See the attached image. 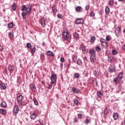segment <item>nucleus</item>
Masks as SVG:
<instances>
[{"label":"nucleus","mask_w":125,"mask_h":125,"mask_svg":"<svg viewBox=\"0 0 125 125\" xmlns=\"http://www.w3.org/2000/svg\"><path fill=\"white\" fill-rule=\"evenodd\" d=\"M119 77H116L115 78H114V82L115 83H119Z\"/></svg>","instance_id":"31"},{"label":"nucleus","mask_w":125,"mask_h":125,"mask_svg":"<svg viewBox=\"0 0 125 125\" xmlns=\"http://www.w3.org/2000/svg\"><path fill=\"white\" fill-rule=\"evenodd\" d=\"M89 16L90 17H94V16H95V15L94 14V13H93V11H91L89 13Z\"/></svg>","instance_id":"37"},{"label":"nucleus","mask_w":125,"mask_h":125,"mask_svg":"<svg viewBox=\"0 0 125 125\" xmlns=\"http://www.w3.org/2000/svg\"><path fill=\"white\" fill-rule=\"evenodd\" d=\"M26 104H27V103H26L25 102H21L20 103V105H21L22 106H25V105H26Z\"/></svg>","instance_id":"40"},{"label":"nucleus","mask_w":125,"mask_h":125,"mask_svg":"<svg viewBox=\"0 0 125 125\" xmlns=\"http://www.w3.org/2000/svg\"><path fill=\"white\" fill-rule=\"evenodd\" d=\"M36 118H37V115L35 113H33L30 116V118L31 119V120H35Z\"/></svg>","instance_id":"21"},{"label":"nucleus","mask_w":125,"mask_h":125,"mask_svg":"<svg viewBox=\"0 0 125 125\" xmlns=\"http://www.w3.org/2000/svg\"><path fill=\"white\" fill-rule=\"evenodd\" d=\"M31 52L32 54H35V52H36V47H34L33 48H31Z\"/></svg>","instance_id":"28"},{"label":"nucleus","mask_w":125,"mask_h":125,"mask_svg":"<svg viewBox=\"0 0 125 125\" xmlns=\"http://www.w3.org/2000/svg\"><path fill=\"white\" fill-rule=\"evenodd\" d=\"M33 101H34V102L35 105H38L39 103H38V101H37V99H33Z\"/></svg>","instance_id":"46"},{"label":"nucleus","mask_w":125,"mask_h":125,"mask_svg":"<svg viewBox=\"0 0 125 125\" xmlns=\"http://www.w3.org/2000/svg\"><path fill=\"white\" fill-rule=\"evenodd\" d=\"M108 4L110 6H113V4H114V0H109Z\"/></svg>","instance_id":"32"},{"label":"nucleus","mask_w":125,"mask_h":125,"mask_svg":"<svg viewBox=\"0 0 125 125\" xmlns=\"http://www.w3.org/2000/svg\"><path fill=\"white\" fill-rule=\"evenodd\" d=\"M90 123V120L88 119L87 118L84 121V124L85 125H88Z\"/></svg>","instance_id":"29"},{"label":"nucleus","mask_w":125,"mask_h":125,"mask_svg":"<svg viewBox=\"0 0 125 125\" xmlns=\"http://www.w3.org/2000/svg\"><path fill=\"white\" fill-rule=\"evenodd\" d=\"M0 113L2 115H5V114H6V110L4 109L0 108Z\"/></svg>","instance_id":"23"},{"label":"nucleus","mask_w":125,"mask_h":125,"mask_svg":"<svg viewBox=\"0 0 125 125\" xmlns=\"http://www.w3.org/2000/svg\"><path fill=\"white\" fill-rule=\"evenodd\" d=\"M104 117L107 118V116L108 114H109V109L106 107L104 110Z\"/></svg>","instance_id":"13"},{"label":"nucleus","mask_w":125,"mask_h":125,"mask_svg":"<svg viewBox=\"0 0 125 125\" xmlns=\"http://www.w3.org/2000/svg\"><path fill=\"white\" fill-rule=\"evenodd\" d=\"M115 34L118 38L121 36V27L118 26L115 28Z\"/></svg>","instance_id":"6"},{"label":"nucleus","mask_w":125,"mask_h":125,"mask_svg":"<svg viewBox=\"0 0 125 125\" xmlns=\"http://www.w3.org/2000/svg\"><path fill=\"white\" fill-rule=\"evenodd\" d=\"M72 59H73V62H76V61H77V56L76 55L73 56V57H72Z\"/></svg>","instance_id":"42"},{"label":"nucleus","mask_w":125,"mask_h":125,"mask_svg":"<svg viewBox=\"0 0 125 125\" xmlns=\"http://www.w3.org/2000/svg\"><path fill=\"white\" fill-rule=\"evenodd\" d=\"M58 16V18H59L60 19H61V18H62V15L60 14H58L57 15Z\"/></svg>","instance_id":"52"},{"label":"nucleus","mask_w":125,"mask_h":125,"mask_svg":"<svg viewBox=\"0 0 125 125\" xmlns=\"http://www.w3.org/2000/svg\"><path fill=\"white\" fill-rule=\"evenodd\" d=\"M74 78H75V79H79V78H80V74H79V73H75Z\"/></svg>","instance_id":"39"},{"label":"nucleus","mask_w":125,"mask_h":125,"mask_svg":"<svg viewBox=\"0 0 125 125\" xmlns=\"http://www.w3.org/2000/svg\"><path fill=\"white\" fill-rule=\"evenodd\" d=\"M77 63L79 66H82L83 65V62H82V60H77Z\"/></svg>","instance_id":"27"},{"label":"nucleus","mask_w":125,"mask_h":125,"mask_svg":"<svg viewBox=\"0 0 125 125\" xmlns=\"http://www.w3.org/2000/svg\"><path fill=\"white\" fill-rule=\"evenodd\" d=\"M117 78H118L119 80L122 79L123 78V73L120 72L118 76L117 77Z\"/></svg>","instance_id":"34"},{"label":"nucleus","mask_w":125,"mask_h":125,"mask_svg":"<svg viewBox=\"0 0 125 125\" xmlns=\"http://www.w3.org/2000/svg\"><path fill=\"white\" fill-rule=\"evenodd\" d=\"M30 88L32 89L33 91H36L37 90V87H36V85L35 84H30Z\"/></svg>","instance_id":"15"},{"label":"nucleus","mask_w":125,"mask_h":125,"mask_svg":"<svg viewBox=\"0 0 125 125\" xmlns=\"http://www.w3.org/2000/svg\"><path fill=\"white\" fill-rule=\"evenodd\" d=\"M47 55H48V56H54V53L52 52L51 51H47Z\"/></svg>","instance_id":"17"},{"label":"nucleus","mask_w":125,"mask_h":125,"mask_svg":"<svg viewBox=\"0 0 125 125\" xmlns=\"http://www.w3.org/2000/svg\"><path fill=\"white\" fill-rule=\"evenodd\" d=\"M100 42H101V43L102 44V43H104V42H106V40L102 38L100 40Z\"/></svg>","instance_id":"45"},{"label":"nucleus","mask_w":125,"mask_h":125,"mask_svg":"<svg viewBox=\"0 0 125 125\" xmlns=\"http://www.w3.org/2000/svg\"><path fill=\"white\" fill-rule=\"evenodd\" d=\"M81 48L83 51H85V47H84V46H82Z\"/></svg>","instance_id":"53"},{"label":"nucleus","mask_w":125,"mask_h":125,"mask_svg":"<svg viewBox=\"0 0 125 125\" xmlns=\"http://www.w3.org/2000/svg\"><path fill=\"white\" fill-rule=\"evenodd\" d=\"M89 54H90V60L92 64L95 63L94 60L95 59V50L94 49H91L89 50Z\"/></svg>","instance_id":"3"},{"label":"nucleus","mask_w":125,"mask_h":125,"mask_svg":"<svg viewBox=\"0 0 125 125\" xmlns=\"http://www.w3.org/2000/svg\"><path fill=\"white\" fill-rule=\"evenodd\" d=\"M72 91L73 93H79V90L75 87L72 88Z\"/></svg>","instance_id":"20"},{"label":"nucleus","mask_w":125,"mask_h":125,"mask_svg":"<svg viewBox=\"0 0 125 125\" xmlns=\"http://www.w3.org/2000/svg\"><path fill=\"white\" fill-rule=\"evenodd\" d=\"M41 20L42 27H45V20H44V18H42Z\"/></svg>","instance_id":"14"},{"label":"nucleus","mask_w":125,"mask_h":125,"mask_svg":"<svg viewBox=\"0 0 125 125\" xmlns=\"http://www.w3.org/2000/svg\"><path fill=\"white\" fill-rule=\"evenodd\" d=\"M96 51H100L101 50V49L100 48V47H99V46H97L96 47Z\"/></svg>","instance_id":"44"},{"label":"nucleus","mask_w":125,"mask_h":125,"mask_svg":"<svg viewBox=\"0 0 125 125\" xmlns=\"http://www.w3.org/2000/svg\"><path fill=\"white\" fill-rule=\"evenodd\" d=\"M75 10L77 12H83V7L78 6L76 7Z\"/></svg>","instance_id":"8"},{"label":"nucleus","mask_w":125,"mask_h":125,"mask_svg":"<svg viewBox=\"0 0 125 125\" xmlns=\"http://www.w3.org/2000/svg\"><path fill=\"white\" fill-rule=\"evenodd\" d=\"M57 80V77L55 74H52L51 76V81L52 83L54 84L56 83V80Z\"/></svg>","instance_id":"4"},{"label":"nucleus","mask_w":125,"mask_h":125,"mask_svg":"<svg viewBox=\"0 0 125 125\" xmlns=\"http://www.w3.org/2000/svg\"><path fill=\"white\" fill-rule=\"evenodd\" d=\"M61 62H65V59L63 57H61L60 59Z\"/></svg>","instance_id":"49"},{"label":"nucleus","mask_w":125,"mask_h":125,"mask_svg":"<svg viewBox=\"0 0 125 125\" xmlns=\"http://www.w3.org/2000/svg\"><path fill=\"white\" fill-rule=\"evenodd\" d=\"M3 50V48L2 47V46L0 45V51H1Z\"/></svg>","instance_id":"59"},{"label":"nucleus","mask_w":125,"mask_h":125,"mask_svg":"<svg viewBox=\"0 0 125 125\" xmlns=\"http://www.w3.org/2000/svg\"><path fill=\"white\" fill-rule=\"evenodd\" d=\"M106 41H108V42H109V41H110V36H106Z\"/></svg>","instance_id":"57"},{"label":"nucleus","mask_w":125,"mask_h":125,"mask_svg":"<svg viewBox=\"0 0 125 125\" xmlns=\"http://www.w3.org/2000/svg\"><path fill=\"white\" fill-rule=\"evenodd\" d=\"M42 45H43V46H44L45 45V43H44V42H43L42 43Z\"/></svg>","instance_id":"62"},{"label":"nucleus","mask_w":125,"mask_h":125,"mask_svg":"<svg viewBox=\"0 0 125 125\" xmlns=\"http://www.w3.org/2000/svg\"><path fill=\"white\" fill-rule=\"evenodd\" d=\"M90 40H91V42H94L95 41V37L92 36L91 37Z\"/></svg>","instance_id":"38"},{"label":"nucleus","mask_w":125,"mask_h":125,"mask_svg":"<svg viewBox=\"0 0 125 125\" xmlns=\"http://www.w3.org/2000/svg\"><path fill=\"white\" fill-rule=\"evenodd\" d=\"M74 122H75V123H78V119H77L76 117L74 119Z\"/></svg>","instance_id":"60"},{"label":"nucleus","mask_w":125,"mask_h":125,"mask_svg":"<svg viewBox=\"0 0 125 125\" xmlns=\"http://www.w3.org/2000/svg\"><path fill=\"white\" fill-rule=\"evenodd\" d=\"M13 10H16V4L14 3L13 4V7H12Z\"/></svg>","instance_id":"43"},{"label":"nucleus","mask_w":125,"mask_h":125,"mask_svg":"<svg viewBox=\"0 0 125 125\" xmlns=\"http://www.w3.org/2000/svg\"><path fill=\"white\" fill-rule=\"evenodd\" d=\"M118 88H119V89H122V85H120L118 86Z\"/></svg>","instance_id":"61"},{"label":"nucleus","mask_w":125,"mask_h":125,"mask_svg":"<svg viewBox=\"0 0 125 125\" xmlns=\"http://www.w3.org/2000/svg\"><path fill=\"white\" fill-rule=\"evenodd\" d=\"M15 69V67L13 65H10L8 67V69L9 71H14Z\"/></svg>","instance_id":"18"},{"label":"nucleus","mask_w":125,"mask_h":125,"mask_svg":"<svg viewBox=\"0 0 125 125\" xmlns=\"http://www.w3.org/2000/svg\"><path fill=\"white\" fill-rule=\"evenodd\" d=\"M39 122L40 123V124H41V125H43V121L42 120H39Z\"/></svg>","instance_id":"51"},{"label":"nucleus","mask_w":125,"mask_h":125,"mask_svg":"<svg viewBox=\"0 0 125 125\" xmlns=\"http://www.w3.org/2000/svg\"><path fill=\"white\" fill-rule=\"evenodd\" d=\"M70 33L68 32V30L66 29H64L63 32L62 33V39H64L65 41L67 40V42H71V38L68 37Z\"/></svg>","instance_id":"2"},{"label":"nucleus","mask_w":125,"mask_h":125,"mask_svg":"<svg viewBox=\"0 0 125 125\" xmlns=\"http://www.w3.org/2000/svg\"><path fill=\"white\" fill-rule=\"evenodd\" d=\"M9 37H12V36H13V33L12 32H9Z\"/></svg>","instance_id":"54"},{"label":"nucleus","mask_w":125,"mask_h":125,"mask_svg":"<svg viewBox=\"0 0 125 125\" xmlns=\"http://www.w3.org/2000/svg\"><path fill=\"white\" fill-rule=\"evenodd\" d=\"M75 23L77 24V25H80V24H83V20L82 18L81 19H77L75 20Z\"/></svg>","instance_id":"7"},{"label":"nucleus","mask_w":125,"mask_h":125,"mask_svg":"<svg viewBox=\"0 0 125 125\" xmlns=\"http://www.w3.org/2000/svg\"><path fill=\"white\" fill-rule=\"evenodd\" d=\"M52 87V84L51 83H50V84H48V89H51Z\"/></svg>","instance_id":"48"},{"label":"nucleus","mask_w":125,"mask_h":125,"mask_svg":"<svg viewBox=\"0 0 125 125\" xmlns=\"http://www.w3.org/2000/svg\"><path fill=\"white\" fill-rule=\"evenodd\" d=\"M41 58L42 60H43L44 59V54L41 53L40 55Z\"/></svg>","instance_id":"41"},{"label":"nucleus","mask_w":125,"mask_h":125,"mask_svg":"<svg viewBox=\"0 0 125 125\" xmlns=\"http://www.w3.org/2000/svg\"><path fill=\"white\" fill-rule=\"evenodd\" d=\"M105 12L106 14H109L110 13V8L108 6H106L105 8Z\"/></svg>","instance_id":"22"},{"label":"nucleus","mask_w":125,"mask_h":125,"mask_svg":"<svg viewBox=\"0 0 125 125\" xmlns=\"http://www.w3.org/2000/svg\"><path fill=\"white\" fill-rule=\"evenodd\" d=\"M0 106L2 107H5V106H6V103H5V102H2Z\"/></svg>","instance_id":"33"},{"label":"nucleus","mask_w":125,"mask_h":125,"mask_svg":"<svg viewBox=\"0 0 125 125\" xmlns=\"http://www.w3.org/2000/svg\"><path fill=\"white\" fill-rule=\"evenodd\" d=\"M31 46H32V45L30 44V43H27L26 44V47H27L28 48H30Z\"/></svg>","instance_id":"47"},{"label":"nucleus","mask_w":125,"mask_h":125,"mask_svg":"<svg viewBox=\"0 0 125 125\" xmlns=\"http://www.w3.org/2000/svg\"><path fill=\"white\" fill-rule=\"evenodd\" d=\"M8 27L9 29H11V28H12V27H13V23L10 22V23H8Z\"/></svg>","instance_id":"35"},{"label":"nucleus","mask_w":125,"mask_h":125,"mask_svg":"<svg viewBox=\"0 0 125 125\" xmlns=\"http://www.w3.org/2000/svg\"><path fill=\"white\" fill-rule=\"evenodd\" d=\"M114 60V57L113 56H109L108 57V62H112Z\"/></svg>","instance_id":"24"},{"label":"nucleus","mask_w":125,"mask_h":125,"mask_svg":"<svg viewBox=\"0 0 125 125\" xmlns=\"http://www.w3.org/2000/svg\"><path fill=\"white\" fill-rule=\"evenodd\" d=\"M73 35L74 39H76V40H78L79 38V34L77 32H74Z\"/></svg>","instance_id":"19"},{"label":"nucleus","mask_w":125,"mask_h":125,"mask_svg":"<svg viewBox=\"0 0 125 125\" xmlns=\"http://www.w3.org/2000/svg\"><path fill=\"white\" fill-rule=\"evenodd\" d=\"M89 9V5H86L85 7V10H88Z\"/></svg>","instance_id":"50"},{"label":"nucleus","mask_w":125,"mask_h":125,"mask_svg":"<svg viewBox=\"0 0 125 125\" xmlns=\"http://www.w3.org/2000/svg\"><path fill=\"white\" fill-rule=\"evenodd\" d=\"M93 74L94 75H98V72L96 70L93 72Z\"/></svg>","instance_id":"56"},{"label":"nucleus","mask_w":125,"mask_h":125,"mask_svg":"<svg viewBox=\"0 0 125 125\" xmlns=\"http://www.w3.org/2000/svg\"><path fill=\"white\" fill-rule=\"evenodd\" d=\"M113 118L114 120H118V118L119 117L118 113H113Z\"/></svg>","instance_id":"25"},{"label":"nucleus","mask_w":125,"mask_h":125,"mask_svg":"<svg viewBox=\"0 0 125 125\" xmlns=\"http://www.w3.org/2000/svg\"><path fill=\"white\" fill-rule=\"evenodd\" d=\"M123 32L125 34V28L124 29Z\"/></svg>","instance_id":"64"},{"label":"nucleus","mask_w":125,"mask_h":125,"mask_svg":"<svg viewBox=\"0 0 125 125\" xmlns=\"http://www.w3.org/2000/svg\"><path fill=\"white\" fill-rule=\"evenodd\" d=\"M19 112V107H18V105H15L13 108V114L14 115H15L16 114H18Z\"/></svg>","instance_id":"5"},{"label":"nucleus","mask_w":125,"mask_h":125,"mask_svg":"<svg viewBox=\"0 0 125 125\" xmlns=\"http://www.w3.org/2000/svg\"><path fill=\"white\" fill-rule=\"evenodd\" d=\"M28 15H30L32 13V6L28 5L27 7L26 5L21 6V11H25Z\"/></svg>","instance_id":"1"},{"label":"nucleus","mask_w":125,"mask_h":125,"mask_svg":"<svg viewBox=\"0 0 125 125\" xmlns=\"http://www.w3.org/2000/svg\"><path fill=\"white\" fill-rule=\"evenodd\" d=\"M26 14H27L25 12H22L21 13V16L23 19H26Z\"/></svg>","instance_id":"30"},{"label":"nucleus","mask_w":125,"mask_h":125,"mask_svg":"<svg viewBox=\"0 0 125 125\" xmlns=\"http://www.w3.org/2000/svg\"><path fill=\"white\" fill-rule=\"evenodd\" d=\"M116 70V67L115 66H111L108 68V72L110 73H113Z\"/></svg>","instance_id":"11"},{"label":"nucleus","mask_w":125,"mask_h":125,"mask_svg":"<svg viewBox=\"0 0 125 125\" xmlns=\"http://www.w3.org/2000/svg\"><path fill=\"white\" fill-rule=\"evenodd\" d=\"M60 67H61V68L63 67V63L61 64Z\"/></svg>","instance_id":"63"},{"label":"nucleus","mask_w":125,"mask_h":125,"mask_svg":"<svg viewBox=\"0 0 125 125\" xmlns=\"http://www.w3.org/2000/svg\"><path fill=\"white\" fill-rule=\"evenodd\" d=\"M0 88L2 90H4L6 88V84L5 83L0 82Z\"/></svg>","instance_id":"9"},{"label":"nucleus","mask_w":125,"mask_h":125,"mask_svg":"<svg viewBox=\"0 0 125 125\" xmlns=\"http://www.w3.org/2000/svg\"><path fill=\"white\" fill-rule=\"evenodd\" d=\"M52 10L54 14H56L57 12V9H56V6L55 5H53L52 7Z\"/></svg>","instance_id":"16"},{"label":"nucleus","mask_w":125,"mask_h":125,"mask_svg":"<svg viewBox=\"0 0 125 125\" xmlns=\"http://www.w3.org/2000/svg\"><path fill=\"white\" fill-rule=\"evenodd\" d=\"M82 117H83V115H82V114H78V118L81 119Z\"/></svg>","instance_id":"58"},{"label":"nucleus","mask_w":125,"mask_h":125,"mask_svg":"<svg viewBox=\"0 0 125 125\" xmlns=\"http://www.w3.org/2000/svg\"><path fill=\"white\" fill-rule=\"evenodd\" d=\"M102 46H103V47L105 48L107 47V46H108V43H107L106 42L102 43Z\"/></svg>","instance_id":"26"},{"label":"nucleus","mask_w":125,"mask_h":125,"mask_svg":"<svg viewBox=\"0 0 125 125\" xmlns=\"http://www.w3.org/2000/svg\"><path fill=\"white\" fill-rule=\"evenodd\" d=\"M74 104H75L76 105H77V104H79V101H78V100H75L74 101Z\"/></svg>","instance_id":"55"},{"label":"nucleus","mask_w":125,"mask_h":125,"mask_svg":"<svg viewBox=\"0 0 125 125\" xmlns=\"http://www.w3.org/2000/svg\"><path fill=\"white\" fill-rule=\"evenodd\" d=\"M97 94L99 98H102V96H103V91L100 90L97 91Z\"/></svg>","instance_id":"12"},{"label":"nucleus","mask_w":125,"mask_h":125,"mask_svg":"<svg viewBox=\"0 0 125 125\" xmlns=\"http://www.w3.org/2000/svg\"><path fill=\"white\" fill-rule=\"evenodd\" d=\"M112 54L113 55H116V54H118V51L116 49L112 50Z\"/></svg>","instance_id":"36"},{"label":"nucleus","mask_w":125,"mask_h":125,"mask_svg":"<svg viewBox=\"0 0 125 125\" xmlns=\"http://www.w3.org/2000/svg\"><path fill=\"white\" fill-rule=\"evenodd\" d=\"M22 95L21 93L18 94V96L17 97V100L18 102H21L22 101Z\"/></svg>","instance_id":"10"}]
</instances>
